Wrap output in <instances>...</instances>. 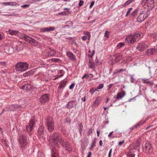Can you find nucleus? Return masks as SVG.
Here are the masks:
<instances>
[{"instance_id": "393cba45", "label": "nucleus", "mask_w": 157, "mask_h": 157, "mask_svg": "<svg viewBox=\"0 0 157 157\" xmlns=\"http://www.w3.org/2000/svg\"><path fill=\"white\" fill-rule=\"evenodd\" d=\"M149 79H145L144 78L142 79V81L143 83L150 84L152 86L153 85V83L152 81H148Z\"/></svg>"}, {"instance_id": "ea45409f", "label": "nucleus", "mask_w": 157, "mask_h": 157, "mask_svg": "<svg viewBox=\"0 0 157 157\" xmlns=\"http://www.w3.org/2000/svg\"><path fill=\"white\" fill-rule=\"evenodd\" d=\"M152 36H153L154 38L157 39V31H155L154 33L151 34Z\"/></svg>"}, {"instance_id": "ddd939ff", "label": "nucleus", "mask_w": 157, "mask_h": 157, "mask_svg": "<svg viewBox=\"0 0 157 157\" xmlns=\"http://www.w3.org/2000/svg\"><path fill=\"white\" fill-rule=\"evenodd\" d=\"M147 45L145 43H141L138 44L137 46L136 49L140 52H142L146 49Z\"/></svg>"}, {"instance_id": "7ed1b4c3", "label": "nucleus", "mask_w": 157, "mask_h": 157, "mask_svg": "<svg viewBox=\"0 0 157 157\" xmlns=\"http://www.w3.org/2000/svg\"><path fill=\"white\" fill-rule=\"evenodd\" d=\"M19 141L20 148L23 150L25 148L28 144L27 136L23 134H20L19 136Z\"/></svg>"}, {"instance_id": "39448f33", "label": "nucleus", "mask_w": 157, "mask_h": 157, "mask_svg": "<svg viewBox=\"0 0 157 157\" xmlns=\"http://www.w3.org/2000/svg\"><path fill=\"white\" fill-rule=\"evenodd\" d=\"M149 14L150 12L148 11V10L142 11L137 17V21L140 23L142 22L148 17Z\"/></svg>"}, {"instance_id": "6e6552de", "label": "nucleus", "mask_w": 157, "mask_h": 157, "mask_svg": "<svg viewBox=\"0 0 157 157\" xmlns=\"http://www.w3.org/2000/svg\"><path fill=\"white\" fill-rule=\"evenodd\" d=\"M22 36L23 39L25 41L33 45L36 46L38 43V41L28 36L25 34H23L22 35Z\"/></svg>"}, {"instance_id": "b1692460", "label": "nucleus", "mask_w": 157, "mask_h": 157, "mask_svg": "<svg viewBox=\"0 0 157 157\" xmlns=\"http://www.w3.org/2000/svg\"><path fill=\"white\" fill-rule=\"evenodd\" d=\"M88 66L90 68H93L94 67L95 64L92 59H90L89 61Z\"/></svg>"}, {"instance_id": "f704fd0d", "label": "nucleus", "mask_w": 157, "mask_h": 157, "mask_svg": "<svg viewBox=\"0 0 157 157\" xmlns=\"http://www.w3.org/2000/svg\"><path fill=\"white\" fill-rule=\"evenodd\" d=\"M95 144L96 140H94L92 141V142L90 146V149L93 148V147L95 146Z\"/></svg>"}, {"instance_id": "f8f14e48", "label": "nucleus", "mask_w": 157, "mask_h": 157, "mask_svg": "<svg viewBox=\"0 0 157 157\" xmlns=\"http://www.w3.org/2000/svg\"><path fill=\"white\" fill-rule=\"evenodd\" d=\"M49 99V94H46L41 96L39 100L41 103H45L48 102Z\"/></svg>"}, {"instance_id": "a19ab883", "label": "nucleus", "mask_w": 157, "mask_h": 157, "mask_svg": "<svg viewBox=\"0 0 157 157\" xmlns=\"http://www.w3.org/2000/svg\"><path fill=\"white\" fill-rule=\"evenodd\" d=\"M146 54L148 56L150 55H152L151 49H149L148 50L146 51Z\"/></svg>"}, {"instance_id": "5701e85b", "label": "nucleus", "mask_w": 157, "mask_h": 157, "mask_svg": "<svg viewBox=\"0 0 157 157\" xmlns=\"http://www.w3.org/2000/svg\"><path fill=\"white\" fill-rule=\"evenodd\" d=\"M35 120L34 117H32L29 121V125L33 128L35 124Z\"/></svg>"}, {"instance_id": "a18cd8bd", "label": "nucleus", "mask_w": 157, "mask_h": 157, "mask_svg": "<svg viewBox=\"0 0 157 157\" xmlns=\"http://www.w3.org/2000/svg\"><path fill=\"white\" fill-rule=\"evenodd\" d=\"M152 55L154 54L157 52V49L155 48L151 49Z\"/></svg>"}, {"instance_id": "412c9836", "label": "nucleus", "mask_w": 157, "mask_h": 157, "mask_svg": "<svg viewBox=\"0 0 157 157\" xmlns=\"http://www.w3.org/2000/svg\"><path fill=\"white\" fill-rule=\"evenodd\" d=\"M55 29V28L54 27H49L48 28H45L42 29H41V32H49L50 31H53Z\"/></svg>"}, {"instance_id": "79ce46f5", "label": "nucleus", "mask_w": 157, "mask_h": 157, "mask_svg": "<svg viewBox=\"0 0 157 157\" xmlns=\"http://www.w3.org/2000/svg\"><path fill=\"white\" fill-rule=\"evenodd\" d=\"M84 78H86L87 79H89V78L91 79V78L90 77L89 75L86 74H85L84 76L82 77V79H83Z\"/></svg>"}, {"instance_id": "58836bf2", "label": "nucleus", "mask_w": 157, "mask_h": 157, "mask_svg": "<svg viewBox=\"0 0 157 157\" xmlns=\"http://www.w3.org/2000/svg\"><path fill=\"white\" fill-rule=\"evenodd\" d=\"M51 60L52 62H59L60 60L58 59L53 58L51 59Z\"/></svg>"}, {"instance_id": "338daca9", "label": "nucleus", "mask_w": 157, "mask_h": 157, "mask_svg": "<svg viewBox=\"0 0 157 157\" xmlns=\"http://www.w3.org/2000/svg\"><path fill=\"white\" fill-rule=\"evenodd\" d=\"M85 34H86V35L89 36H91L90 33L88 31L86 32H85Z\"/></svg>"}, {"instance_id": "774afa93", "label": "nucleus", "mask_w": 157, "mask_h": 157, "mask_svg": "<svg viewBox=\"0 0 157 157\" xmlns=\"http://www.w3.org/2000/svg\"><path fill=\"white\" fill-rule=\"evenodd\" d=\"M91 154H92L91 152L90 151H89L88 152V154L86 157H90Z\"/></svg>"}, {"instance_id": "e2e57ef3", "label": "nucleus", "mask_w": 157, "mask_h": 157, "mask_svg": "<svg viewBox=\"0 0 157 157\" xmlns=\"http://www.w3.org/2000/svg\"><path fill=\"white\" fill-rule=\"evenodd\" d=\"M113 133V132H110L109 134L108 135V136L109 137V138H112V137H114V136H113V137H112L111 136L112 134Z\"/></svg>"}, {"instance_id": "f257e3e1", "label": "nucleus", "mask_w": 157, "mask_h": 157, "mask_svg": "<svg viewBox=\"0 0 157 157\" xmlns=\"http://www.w3.org/2000/svg\"><path fill=\"white\" fill-rule=\"evenodd\" d=\"M50 142L53 146L52 148V157H58V149L59 147L58 142L62 143L63 138L61 134L56 132L51 134L49 137Z\"/></svg>"}, {"instance_id": "0e129e2a", "label": "nucleus", "mask_w": 157, "mask_h": 157, "mask_svg": "<svg viewBox=\"0 0 157 157\" xmlns=\"http://www.w3.org/2000/svg\"><path fill=\"white\" fill-rule=\"evenodd\" d=\"M29 3H36V0H29Z\"/></svg>"}, {"instance_id": "37998d69", "label": "nucleus", "mask_w": 157, "mask_h": 157, "mask_svg": "<svg viewBox=\"0 0 157 157\" xmlns=\"http://www.w3.org/2000/svg\"><path fill=\"white\" fill-rule=\"evenodd\" d=\"M65 123L70 124L71 122V120L68 117L67 118L65 119Z\"/></svg>"}, {"instance_id": "c85d7f7f", "label": "nucleus", "mask_w": 157, "mask_h": 157, "mask_svg": "<svg viewBox=\"0 0 157 157\" xmlns=\"http://www.w3.org/2000/svg\"><path fill=\"white\" fill-rule=\"evenodd\" d=\"M71 13V12L70 11H63L59 13L58 14L59 15H62L63 16L64 15H67Z\"/></svg>"}, {"instance_id": "6ab92c4d", "label": "nucleus", "mask_w": 157, "mask_h": 157, "mask_svg": "<svg viewBox=\"0 0 157 157\" xmlns=\"http://www.w3.org/2000/svg\"><path fill=\"white\" fill-rule=\"evenodd\" d=\"M66 55L70 58L71 60L74 61L75 59V56L73 53L70 52H67L66 53Z\"/></svg>"}, {"instance_id": "473e14b6", "label": "nucleus", "mask_w": 157, "mask_h": 157, "mask_svg": "<svg viewBox=\"0 0 157 157\" xmlns=\"http://www.w3.org/2000/svg\"><path fill=\"white\" fill-rule=\"evenodd\" d=\"M33 128L29 125H27L26 126V129L28 132H30L32 130Z\"/></svg>"}, {"instance_id": "9d476101", "label": "nucleus", "mask_w": 157, "mask_h": 157, "mask_svg": "<svg viewBox=\"0 0 157 157\" xmlns=\"http://www.w3.org/2000/svg\"><path fill=\"white\" fill-rule=\"evenodd\" d=\"M145 150L146 153L151 154L153 150L152 145L149 142H147L145 144Z\"/></svg>"}, {"instance_id": "680f3d73", "label": "nucleus", "mask_w": 157, "mask_h": 157, "mask_svg": "<svg viewBox=\"0 0 157 157\" xmlns=\"http://www.w3.org/2000/svg\"><path fill=\"white\" fill-rule=\"evenodd\" d=\"M131 78V82L132 83H133L134 81V79L133 78V76L131 75H130Z\"/></svg>"}, {"instance_id": "72a5a7b5", "label": "nucleus", "mask_w": 157, "mask_h": 157, "mask_svg": "<svg viewBox=\"0 0 157 157\" xmlns=\"http://www.w3.org/2000/svg\"><path fill=\"white\" fill-rule=\"evenodd\" d=\"M15 3L14 2H4L2 3V4L4 5L5 6H13V5L11 4V3Z\"/></svg>"}, {"instance_id": "f03ea898", "label": "nucleus", "mask_w": 157, "mask_h": 157, "mask_svg": "<svg viewBox=\"0 0 157 157\" xmlns=\"http://www.w3.org/2000/svg\"><path fill=\"white\" fill-rule=\"evenodd\" d=\"M29 64L25 62H19L15 65V69L16 71L21 72L26 70L28 68Z\"/></svg>"}, {"instance_id": "1a4fd4ad", "label": "nucleus", "mask_w": 157, "mask_h": 157, "mask_svg": "<svg viewBox=\"0 0 157 157\" xmlns=\"http://www.w3.org/2000/svg\"><path fill=\"white\" fill-rule=\"evenodd\" d=\"M21 107V106L18 105H10L8 107H6L5 109L6 110L8 111H17V109H19Z\"/></svg>"}, {"instance_id": "20e7f679", "label": "nucleus", "mask_w": 157, "mask_h": 157, "mask_svg": "<svg viewBox=\"0 0 157 157\" xmlns=\"http://www.w3.org/2000/svg\"><path fill=\"white\" fill-rule=\"evenodd\" d=\"M140 38V35L138 34H134L128 36L126 38L125 41L128 43L133 44L137 40H138Z\"/></svg>"}, {"instance_id": "603ef678", "label": "nucleus", "mask_w": 157, "mask_h": 157, "mask_svg": "<svg viewBox=\"0 0 157 157\" xmlns=\"http://www.w3.org/2000/svg\"><path fill=\"white\" fill-rule=\"evenodd\" d=\"M132 7L129 8L128 9V10L126 12V16H127L128 15V14H129L130 12H131V10H132Z\"/></svg>"}, {"instance_id": "4d7b16f0", "label": "nucleus", "mask_w": 157, "mask_h": 157, "mask_svg": "<svg viewBox=\"0 0 157 157\" xmlns=\"http://www.w3.org/2000/svg\"><path fill=\"white\" fill-rule=\"evenodd\" d=\"M82 39L83 40L85 41L87 39V37L86 36H83L82 37Z\"/></svg>"}, {"instance_id": "a211bd4d", "label": "nucleus", "mask_w": 157, "mask_h": 157, "mask_svg": "<svg viewBox=\"0 0 157 157\" xmlns=\"http://www.w3.org/2000/svg\"><path fill=\"white\" fill-rule=\"evenodd\" d=\"M75 101H70L66 105V107L69 109L72 108L74 107V105H75Z\"/></svg>"}, {"instance_id": "9b49d317", "label": "nucleus", "mask_w": 157, "mask_h": 157, "mask_svg": "<svg viewBox=\"0 0 157 157\" xmlns=\"http://www.w3.org/2000/svg\"><path fill=\"white\" fill-rule=\"evenodd\" d=\"M60 144L63 147L68 151L70 152L72 151V149L70 144L67 142L64 141V139L63 142L60 143Z\"/></svg>"}, {"instance_id": "2f4dec72", "label": "nucleus", "mask_w": 157, "mask_h": 157, "mask_svg": "<svg viewBox=\"0 0 157 157\" xmlns=\"http://www.w3.org/2000/svg\"><path fill=\"white\" fill-rule=\"evenodd\" d=\"M132 149L130 151L128 154V157H135V154L134 153L132 152L131 151Z\"/></svg>"}, {"instance_id": "cd10ccee", "label": "nucleus", "mask_w": 157, "mask_h": 157, "mask_svg": "<svg viewBox=\"0 0 157 157\" xmlns=\"http://www.w3.org/2000/svg\"><path fill=\"white\" fill-rule=\"evenodd\" d=\"M78 130L80 133L81 136H82V128H83V125L82 123H79L78 125Z\"/></svg>"}, {"instance_id": "c756f323", "label": "nucleus", "mask_w": 157, "mask_h": 157, "mask_svg": "<svg viewBox=\"0 0 157 157\" xmlns=\"http://www.w3.org/2000/svg\"><path fill=\"white\" fill-rule=\"evenodd\" d=\"M134 1V0H128L122 5V6L124 7L127 6L131 3L133 1Z\"/></svg>"}, {"instance_id": "bf43d9fd", "label": "nucleus", "mask_w": 157, "mask_h": 157, "mask_svg": "<svg viewBox=\"0 0 157 157\" xmlns=\"http://www.w3.org/2000/svg\"><path fill=\"white\" fill-rule=\"evenodd\" d=\"M112 148H111L110 149V150L109 152V154H108V157H111V153H112Z\"/></svg>"}, {"instance_id": "de8ad7c7", "label": "nucleus", "mask_w": 157, "mask_h": 157, "mask_svg": "<svg viewBox=\"0 0 157 157\" xmlns=\"http://www.w3.org/2000/svg\"><path fill=\"white\" fill-rule=\"evenodd\" d=\"M92 133V128H90L88 129V132H87V136H89L90 134Z\"/></svg>"}, {"instance_id": "8fccbe9b", "label": "nucleus", "mask_w": 157, "mask_h": 157, "mask_svg": "<svg viewBox=\"0 0 157 157\" xmlns=\"http://www.w3.org/2000/svg\"><path fill=\"white\" fill-rule=\"evenodd\" d=\"M104 86V84H100L99 85L98 87H97V89H101L103 88Z\"/></svg>"}, {"instance_id": "7c9ffc66", "label": "nucleus", "mask_w": 157, "mask_h": 157, "mask_svg": "<svg viewBox=\"0 0 157 157\" xmlns=\"http://www.w3.org/2000/svg\"><path fill=\"white\" fill-rule=\"evenodd\" d=\"M126 71V69H120V70H116L114 72H113V74H117L121 72L125 71Z\"/></svg>"}, {"instance_id": "4be33fe9", "label": "nucleus", "mask_w": 157, "mask_h": 157, "mask_svg": "<svg viewBox=\"0 0 157 157\" xmlns=\"http://www.w3.org/2000/svg\"><path fill=\"white\" fill-rule=\"evenodd\" d=\"M101 101V98L100 97H98L94 102L93 107H95L99 105Z\"/></svg>"}, {"instance_id": "052dcab7", "label": "nucleus", "mask_w": 157, "mask_h": 157, "mask_svg": "<svg viewBox=\"0 0 157 157\" xmlns=\"http://www.w3.org/2000/svg\"><path fill=\"white\" fill-rule=\"evenodd\" d=\"M124 143V141L123 140L122 141L119 142L118 145L120 146H121Z\"/></svg>"}, {"instance_id": "864d4df0", "label": "nucleus", "mask_w": 157, "mask_h": 157, "mask_svg": "<svg viewBox=\"0 0 157 157\" xmlns=\"http://www.w3.org/2000/svg\"><path fill=\"white\" fill-rule=\"evenodd\" d=\"M83 3L84 2L83 1L80 0L79 2L78 6L80 7L82 6L83 4Z\"/></svg>"}, {"instance_id": "49530a36", "label": "nucleus", "mask_w": 157, "mask_h": 157, "mask_svg": "<svg viewBox=\"0 0 157 157\" xmlns=\"http://www.w3.org/2000/svg\"><path fill=\"white\" fill-rule=\"evenodd\" d=\"M97 90V89L95 88H93L90 89V92L91 93V94L92 95Z\"/></svg>"}, {"instance_id": "0eeeda50", "label": "nucleus", "mask_w": 157, "mask_h": 157, "mask_svg": "<svg viewBox=\"0 0 157 157\" xmlns=\"http://www.w3.org/2000/svg\"><path fill=\"white\" fill-rule=\"evenodd\" d=\"M46 123L49 131H52L54 128V122L53 119L49 116L46 117Z\"/></svg>"}, {"instance_id": "2eb2a0df", "label": "nucleus", "mask_w": 157, "mask_h": 157, "mask_svg": "<svg viewBox=\"0 0 157 157\" xmlns=\"http://www.w3.org/2000/svg\"><path fill=\"white\" fill-rule=\"evenodd\" d=\"M126 94L125 92L122 90L120 92L117 93V97L116 98V99L119 100V99H122Z\"/></svg>"}, {"instance_id": "bb28decb", "label": "nucleus", "mask_w": 157, "mask_h": 157, "mask_svg": "<svg viewBox=\"0 0 157 157\" xmlns=\"http://www.w3.org/2000/svg\"><path fill=\"white\" fill-rule=\"evenodd\" d=\"M49 49L50 51L49 52L48 55H50L51 56H55L56 54V52L54 50L50 48H49Z\"/></svg>"}, {"instance_id": "aec40b11", "label": "nucleus", "mask_w": 157, "mask_h": 157, "mask_svg": "<svg viewBox=\"0 0 157 157\" xmlns=\"http://www.w3.org/2000/svg\"><path fill=\"white\" fill-rule=\"evenodd\" d=\"M39 69L40 68H36L34 70V71H30L27 72L23 74V76L25 77H27V76L30 75L31 74H32V73L33 72H36L37 71H39Z\"/></svg>"}, {"instance_id": "5fc2aeb1", "label": "nucleus", "mask_w": 157, "mask_h": 157, "mask_svg": "<svg viewBox=\"0 0 157 157\" xmlns=\"http://www.w3.org/2000/svg\"><path fill=\"white\" fill-rule=\"evenodd\" d=\"M29 5H23L21 6V7H23V8H26L29 7Z\"/></svg>"}, {"instance_id": "09e8293b", "label": "nucleus", "mask_w": 157, "mask_h": 157, "mask_svg": "<svg viewBox=\"0 0 157 157\" xmlns=\"http://www.w3.org/2000/svg\"><path fill=\"white\" fill-rule=\"evenodd\" d=\"M109 33L110 32L108 31H105L104 34L105 36L107 38H109Z\"/></svg>"}, {"instance_id": "13d9d810", "label": "nucleus", "mask_w": 157, "mask_h": 157, "mask_svg": "<svg viewBox=\"0 0 157 157\" xmlns=\"http://www.w3.org/2000/svg\"><path fill=\"white\" fill-rule=\"evenodd\" d=\"M6 63V62H0V66H3L5 65Z\"/></svg>"}, {"instance_id": "3c124183", "label": "nucleus", "mask_w": 157, "mask_h": 157, "mask_svg": "<svg viewBox=\"0 0 157 157\" xmlns=\"http://www.w3.org/2000/svg\"><path fill=\"white\" fill-rule=\"evenodd\" d=\"M95 62L97 65H100L101 63V62L97 59H96Z\"/></svg>"}, {"instance_id": "6e6d98bb", "label": "nucleus", "mask_w": 157, "mask_h": 157, "mask_svg": "<svg viewBox=\"0 0 157 157\" xmlns=\"http://www.w3.org/2000/svg\"><path fill=\"white\" fill-rule=\"evenodd\" d=\"M94 3H95V1H93L91 3V4H90V8H91L94 5Z\"/></svg>"}, {"instance_id": "dca6fc26", "label": "nucleus", "mask_w": 157, "mask_h": 157, "mask_svg": "<svg viewBox=\"0 0 157 157\" xmlns=\"http://www.w3.org/2000/svg\"><path fill=\"white\" fill-rule=\"evenodd\" d=\"M114 56L115 57V61L116 63L119 62L122 59L123 57L122 55L120 54H116L114 55Z\"/></svg>"}, {"instance_id": "4468645a", "label": "nucleus", "mask_w": 157, "mask_h": 157, "mask_svg": "<svg viewBox=\"0 0 157 157\" xmlns=\"http://www.w3.org/2000/svg\"><path fill=\"white\" fill-rule=\"evenodd\" d=\"M33 86L29 83H27L21 87L22 89L27 90H30L33 89Z\"/></svg>"}, {"instance_id": "423d86ee", "label": "nucleus", "mask_w": 157, "mask_h": 157, "mask_svg": "<svg viewBox=\"0 0 157 157\" xmlns=\"http://www.w3.org/2000/svg\"><path fill=\"white\" fill-rule=\"evenodd\" d=\"M147 2V4L144 5L143 7L145 8H147L146 10H148V11L150 12V10H152L154 6L155 2L154 0H144L141 2V4L143 5V3L144 2L145 3Z\"/></svg>"}, {"instance_id": "4c0bfd02", "label": "nucleus", "mask_w": 157, "mask_h": 157, "mask_svg": "<svg viewBox=\"0 0 157 157\" xmlns=\"http://www.w3.org/2000/svg\"><path fill=\"white\" fill-rule=\"evenodd\" d=\"M143 124V123L140 121V122L138 123L136 125H135L134 128H136L137 127H140Z\"/></svg>"}, {"instance_id": "f3484780", "label": "nucleus", "mask_w": 157, "mask_h": 157, "mask_svg": "<svg viewBox=\"0 0 157 157\" xmlns=\"http://www.w3.org/2000/svg\"><path fill=\"white\" fill-rule=\"evenodd\" d=\"M45 131L44 128L42 126H41L38 129V135L40 136H42Z\"/></svg>"}, {"instance_id": "c03bdc74", "label": "nucleus", "mask_w": 157, "mask_h": 157, "mask_svg": "<svg viewBox=\"0 0 157 157\" xmlns=\"http://www.w3.org/2000/svg\"><path fill=\"white\" fill-rule=\"evenodd\" d=\"M124 43L123 42H121L119 43L117 45V47L119 48H121L124 45Z\"/></svg>"}, {"instance_id": "c9c22d12", "label": "nucleus", "mask_w": 157, "mask_h": 157, "mask_svg": "<svg viewBox=\"0 0 157 157\" xmlns=\"http://www.w3.org/2000/svg\"><path fill=\"white\" fill-rule=\"evenodd\" d=\"M138 11V10L136 9L135 10L133 11L131 14V17H134L135 16L136 13Z\"/></svg>"}, {"instance_id": "e433bc0d", "label": "nucleus", "mask_w": 157, "mask_h": 157, "mask_svg": "<svg viewBox=\"0 0 157 157\" xmlns=\"http://www.w3.org/2000/svg\"><path fill=\"white\" fill-rule=\"evenodd\" d=\"M10 34L11 35H14L17 34L18 32L17 31L10 30H9Z\"/></svg>"}, {"instance_id": "a878e982", "label": "nucleus", "mask_w": 157, "mask_h": 157, "mask_svg": "<svg viewBox=\"0 0 157 157\" xmlns=\"http://www.w3.org/2000/svg\"><path fill=\"white\" fill-rule=\"evenodd\" d=\"M67 82V81H64L61 83H60L58 89L59 90H60L62 89V88L63 87H64L66 84V83Z\"/></svg>"}, {"instance_id": "69168bd1", "label": "nucleus", "mask_w": 157, "mask_h": 157, "mask_svg": "<svg viewBox=\"0 0 157 157\" xmlns=\"http://www.w3.org/2000/svg\"><path fill=\"white\" fill-rule=\"evenodd\" d=\"M75 86V84L74 83H72L69 86V88L70 89H72Z\"/></svg>"}]
</instances>
